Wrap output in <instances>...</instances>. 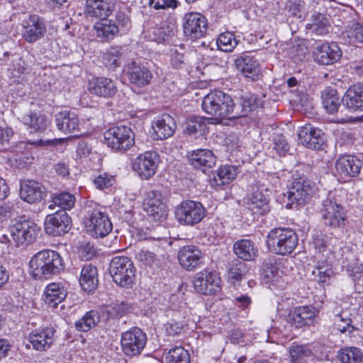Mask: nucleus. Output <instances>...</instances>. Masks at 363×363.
Instances as JSON below:
<instances>
[{"mask_svg": "<svg viewBox=\"0 0 363 363\" xmlns=\"http://www.w3.org/2000/svg\"><path fill=\"white\" fill-rule=\"evenodd\" d=\"M94 29L96 35L104 40L113 39L119 32L116 23L106 18L96 22Z\"/></svg>", "mask_w": 363, "mask_h": 363, "instance_id": "58836bf2", "label": "nucleus"}, {"mask_svg": "<svg viewBox=\"0 0 363 363\" xmlns=\"http://www.w3.org/2000/svg\"><path fill=\"white\" fill-rule=\"evenodd\" d=\"M56 330L53 327H40L33 330L28 335L32 348L38 352L48 350L55 341Z\"/></svg>", "mask_w": 363, "mask_h": 363, "instance_id": "4468645a", "label": "nucleus"}, {"mask_svg": "<svg viewBox=\"0 0 363 363\" xmlns=\"http://www.w3.org/2000/svg\"><path fill=\"white\" fill-rule=\"evenodd\" d=\"M56 125L65 133H71L79 130V121L77 115L68 111H64L56 115Z\"/></svg>", "mask_w": 363, "mask_h": 363, "instance_id": "e433bc0d", "label": "nucleus"}, {"mask_svg": "<svg viewBox=\"0 0 363 363\" xmlns=\"http://www.w3.org/2000/svg\"><path fill=\"white\" fill-rule=\"evenodd\" d=\"M346 271L354 279H359L363 272V264L357 260H351L346 266Z\"/></svg>", "mask_w": 363, "mask_h": 363, "instance_id": "0e129e2a", "label": "nucleus"}, {"mask_svg": "<svg viewBox=\"0 0 363 363\" xmlns=\"http://www.w3.org/2000/svg\"><path fill=\"white\" fill-rule=\"evenodd\" d=\"M248 271L245 263L236 260L233 262L228 272V279L233 284L240 281Z\"/></svg>", "mask_w": 363, "mask_h": 363, "instance_id": "603ef678", "label": "nucleus"}, {"mask_svg": "<svg viewBox=\"0 0 363 363\" xmlns=\"http://www.w3.org/2000/svg\"><path fill=\"white\" fill-rule=\"evenodd\" d=\"M345 36L351 43L363 42V23H354L345 31Z\"/></svg>", "mask_w": 363, "mask_h": 363, "instance_id": "4d7b16f0", "label": "nucleus"}, {"mask_svg": "<svg viewBox=\"0 0 363 363\" xmlns=\"http://www.w3.org/2000/svg\"><path fill=\"white\" fill-rule=\"evenodd\" d=\"M288 143L282 135H277L274 139V149L279 155H284L289 150Z\"/></svg>", "mask_w": 363, "mask_h": 363, "instance_id": "774afa93", "label": "nucleus"}, {"mask_svg": "<svg viewBox=\"0 0 363 363\" xmlns=\"http://www.w3.org/2000/svg\"><path fill=\"white\" fill-rule=\"evenodd\" d=\"M128 76L130 83L138 86L150 84L152 79L151 72L145 66L132 62L128 67Z\"/></svg>", "mask_w": 363, "mask_h": 363, "instance_id": "7c9ffc66", "label": "nucleus"}, {"mask_svg": "<svg viewBox=\"0 0 363 363\" xmlns=\"http://www.w3.org/2000/svg\"><path fill=\"white\" fill-rule=\"evenodd\" d=\"M79 284L82 288L86 291H94L98 285L97 269L91 264H86L82 269Z\"/></svg>", "mask_w": 363, "mask_h": 363, "instance_id": "4c0bfd02", "label": "nucleus"}, {"mask_svg": "<svg viewBox=\"0 0 363 363\" xmlns=\"http://www.w3.org/2000/svg\"><path fill=\"white\" fill-rule=\"evenodd\" d=\"M67 295L65 284L60 282H52L44 289V301L51 308H55L62 302Z\"/></svg>", "mask_w": 363, "mask_h": 363, "instance_id": "c756f323", "label": "nucleus"}, {"mask_svg": "<svg viewBox=\"0 0 363 363\" xmlns=\"http://www.w3.org/2000/svg\"><path fill=\"white\" fill-rule=\"evenodd\" d=\"M131 309L132 306L130 303L122 301L111 306L108 313L110 316L118 318L128 313Z\"/></svg>", "mask_w": 363, "mask_h": 363, "instance_id": "052dcab7", "label": "nucleus"}, {"mask_svg": "<svg viewBox=\"0 0 363 363\" xmlns=\"http://www.w3.org/2000/svg\"><path fill=\"white\" fill-rule=\"evenodd\" d=\"M40 228L31 221L19 220L15 222L9 228L10 235L17 245L31 243L37 237Z\"/></svg>", "mask_w": 363, "mask_h": 363, "instance_id": "9b49d317", "label": "nucleus"}, {"mask_svg": "<svg viewBox=\"0 0 363 363\" xmlns=\"http://www.w3.org/2000/svg\"><path fill=\"white\" fill-rule=\"evenodd\" d=\"M218 48L223 52H232L238 45V41L231 32H225L220 34L217 38Z\"/></svg>", "mask_w": 363, "mask_h": 363, "instance_id": "864d4df0", "label": "nucleus"}, {"mask_svg": "<svg viewBox=\"0 0 363 363\" xmlns=\"http://www.w3.org/2000/svg\"><path fill=\"white\" fill-rule=\"evenodd\" d=\"M175 26L167 23H164L162 25L155 30L154 33L156 35L155 40L157 42H162L167 40L169 38L174 35Z\"/></svg>", "mask_w": 363, "mask_h": 363, "instance_id": "13d9d810", "label": "nucleus"}, {"mask_svg": "<svg viewBox=\"0 0 363 363\" xmlns=\"http://www.w3.org/2000/svg\"><path fill=\"white\" fill-rule=\"evenodd\" d=\"M220 282L218 273L208 270L196 273L193 280L195 290L203 295L216 294L220 290Z\"/></svg>", "mask_w": 363, "mask_h": 363, "instance_id": "9d476101", "label": "nucleus"}, {"mask_svg": "<svg viewBox=\"0 0 363 363\" xmlns=\"http://www.w3.org/2000/svg\"><path fill=\"white\" fill-rule=\"evenodd\" d=\"M351 319L347 317L346 311H342L340 313L336 314L334 318V329L344 333L350 327Z\"/></svg>", "mask_w": 363, "mask_h": 363, "instance_id": "bf43d9fd", "label": "nucleus"}, {"mask_svg": "<svg viewBox=\"0 0 363 363\" xmlns=\"http://www.w3.org/2000/svg\"><path fill=\"white\" fill-rule=\"evenodd\" d=\"M75 201L74 196L70 193L56 194L52 197V203L49 205V208L54 209V207L57 206L64 210H69L74 206Z\"/></svg>", "mask_w": 363, "mask_h": 363, "instance_id": "de8ad7c7", "label": "nucleus"}, {"mask_svg": "<svg viewBox=\"0 0 363 363\" xmlns=\"http://www.w3.org/2000/svg\"><path fill=\"white\" fill-rule=\"evenodd\" d=\"M115 6V0H87L86 11L91 16L102 18L109 16Z\"/></svg>", "mask_w": 363, "mask_h": 363, "instance_id": "c9c22d12", "label": "nucleus"}, {"mask_svg": "<svg viewBox=\"0 0 363 363\" xmlns=\"http://www.w3.org/2000/svg\"><path fill=\"white\" fill-rule=\"evenodd\" d=\"M63 268L62 257L50 250L37 252L29 262L30 274L35 279H49L59 274Z\"/></svg>", "mask_w": 363, "mask_h": 363, "instance_id": "f257e3e1", "label": "nucleus"}, {"mask_svg": "<svg viewBox=\"0 0 363 363\" xmlns=\"http://www.w3.org/2000/svg\"><path fill=\"white\" fill-rule=\"evenodd\" d=\"M202 108L207 114L214 116L217 122H221L225 118H233L235 103L228 94L215 90L203 97Z\"/></svg>", "mask_w": 363, "mask_h": 363, "instance_id": "f03ea898", "label": "nucleus"}, {"mask_svg": "<svg viewBox=\"0 0 363 363\" xmlns=\"http://www.w3.org/2000/svg\"><path fill=\"white\" fill-rule=\"evenodd\" d=\"M43 194L44 188L35 181H26L21 185L20 196L28 203H33L41 201Z\"/></svg>", "mask_w": 363, "mask_h": 363, "instance_id": "473e14b6", "label": "nucleus"}, {"mask_svg": "<svg viewBox=\"0 0 363 363\" xmlns=\"http://www.w3.org/2000/svg\"><path fill=\"white\" fill-rule=\"evenodd\" d=\"M310 185L304 181H294L287 191L289 202L286 204L287 208H294L303 205L310 196Z\"/></svg>", "mask_w": 363, "mask_h": 363, "instance_id": "a211bd4d", "label": "nucleus"}, {"mask_svg": "<svg viewBox=\"0 0 363 363\" xmlns=\"http://www.w3.org/2000/svg\"><path fill=\"white\" fill-rule=\"evenodd\" d=\"M313 245L318 252H329L335 258L343 257L342 242L337 238L330 237L322 233L317 234L313 239Z\"/></svg>", "mask_w": 363, "mask_h": 363, "instance_id": "aec40b11", "label": "nucleus"}, {"mask_svg": "<svg viewBox=\"0 0 363 363\" xmlns=\"http://www.w3.org/2000/svg\"><path fill=\"white\" fill-rule=\"evenodd\" d=\"M298 236L293 230L277 228L269 231L266 242L272 252L286 255L294 250L298 245Z\"/></svg>", "mask_w": 363, "mask_h": 363, "instance_id": "7ed1b4c3", "label": "nucleus"}, {"mask_svg": "<svg viewBox=\"0 0 363 363\" xmlns=\"http://www.w3.org/2000/svg\"><path fill=\"white\" fill-rule=\"evenodd\" d=\"M342 102L350 112L361 111L363 107V87L359 85L350 87L344 94Z\"/></svg>", "mask_w": 363, "mask_h": 363, "instance_id": "c85d7f7f", "label": "nucleus"}, {"mask_svg": "<svg viewBox=\"0 0 363 363\" xmlns=\"http://www.w3.org/2000/svg\"><path fill=\"white\" fill-rule=\"evenodd\" d=\"M291 360L293 363H302L305 357L311 354L308 346L293 343L289 348Z\"/></svg>", "mask_w": 363, "mask_h": 363, "instance_id": "5fc2aeb1", "label": "nucleus"}, {"mask_svg": "<svg viewBox=\"0 0 363 363\" xmlns=\"http://www.w3.org/2000/svg\"><path fill=\"white\" fill-rule=\"evenodd\" d=\"M183 48H180L172 49L170 51V62L172 66L177 69L182 68L185 62L184 54L182 52Z\"/></svg>", "mask_w": 363, "mask_h": 363, "instance_id": "680f3d73", "label": "nucleus"}, {"mask_svg": "<svg viewBox=\"0 0 363 363\" xmlns=\"http://www.w3.org/2000/svg\"><path fill=\"white\" fill-rule=\"evenodd\" d=\"M177 125L174 119L169 115L165 114L155 120L152 123L153 133L152 137L155 140L167 139L174 134Z\"/></svg>", "mask_w": 363, "mask_h": 363, "instance_id": "b1692460", "label": "nucleus"}, {"mask_svg": "<svg viewBox=\"0 0 363 363\" xmlns=\"http://www.w3.org/2000/svg\"><path fill=\"white\" fill-rule=\"evenodd\" d=\"M160 157L155 151H145L138 155L132 162V169L140 178L148 180L157 172Z\"/></svg>", "mask_w": 363, "mask_h": 363, "instance_id": "6e6552de", "label": "nucleus"}, {"mask_svg": "<svg viewBox=\"0 0 363 363\" xmlns=\"http://www.w3.org/2000/svg\"><path fill=\"white\" fill-rule=\"evenodd\" d=\"M150 7L156 10L175 9L177 6V0H149Z\"/></svg>", "mask_w": 363, "mask_h": 363, "instance_id": "69168bd1", "label": "nucleus"}, {"mask_svg": "<svg viewBox=\"0 0 363 363\" xmlns=\"http://www.w3.org/2000/svg\"><path fill=\"white\" fill-rule=\"evenodd\" d=\"M69 227V217L64 211H57L54 214L48 215L45 220V230L52 236H60L67 233Z\"/></svg>", "mask_w": 363, "mask_h": 363, "instance_id": "dca6fc26", "label": "nucleus"}, {"mask_svg": "<svg viewBox=\"0 0 363 363\" xmlns=\"http://www.w3.org/2000/svg\"><path fill=\"white\" fill-rule=\"evenodd\" d=\"M166 363H190L189 352L182 347H174L165 355Z\"/></svg>", "mask_w": 363, "mask_h": 363, "instance_id": "3c124183", "label": "nucleus"}, {"mask_svg": "<svg viewBox=\"0 0 363 363\" xmlns=\"http://www.w3.org/2000/svg\"><path fill=\"white\" fill-rule=\"evenodd\" d=\"M191 164L203 172L213 167L216 164V157L212 151L207 149H199L192 151L189 155Z\"/></svg>", "mask_w": 363, "mask_h": 363, "instance_id": "72a5a7b5", "label": "nucleus"}, {"mask_svg": "<svg viewBox=\"0 0 363 363\" xmlns=\"http://www.w3.org/2000/svg\"><path fill=\"white\" fill-rule=\"evenodd\" d=\"M177 258L184 269L192 272L201 267L203 254L197 247L189 245L183 246L179 250Z\"/></svg>", "mask_w": 363, "mask_h": 363, "instance_id": "2eb2a0df", "label": "nucleus"}, {"mask_svg": "<svg viewBox=\"0 0 363 363\" xmlns=\"http://www.w3.org/2000/svg\"><path fill=\"white\" fill-rule=\"evenodd\" d=\"M104 140L112 150L124 153L133 147L135 136L130 128L125 125H116L104 132Z\"/></svg>", "mask_w": 363, "mask_h": 363, "instance_id": "20e7f679", "label": "nucleus"}, {"mask_svg": "<svg viewBox=\"0 0 363 363\" xmlns=\"http://www.w3.org/2000/svg\"><path fill=\"white\" fill-rule=\"evenodd\" d=\"M123 60V52L121 47H111L104 54V64L109 69L119 67Z\"/></svg>", "mask_w": 363, "mask_h": 363, "instance_id": "8fccbe9b", "label": "nucleus"}, {"mask_svg": "<svg viewBox=\"0 0 363 363\" xmlns=\"http://www.w3.org/2000/svg\"><path fill=\"white\" fill-rule=\"evenodd\" d=\"M322 104L328 114L337 112L340 106V100L336 89L326 87L321 93Z\"/></svg>", "mask_w": 363, "mask_h": 363, "instance_id": "ea45409f", "label": "nucleus"}, {"mask_svg": "<svg viewBox=\"0 0 363 363\" xmlns=\"http://www.w3.org/2000/svg\"><path fill=\"white\" fill-rule=\"evenodd\" d=\"M329 27L328 18L320 13L313 14L310 18V22L306 25L307 29L319 35L328 33Z\"/></svg>", "mask_w": 363, "mask_h": 363, "instance_id": "79ce46f5", "label": "nucleus"}, {"mask_svg": "<svg viewBox=\"0 0 363 363\" xmlns=\"http://www.w3.org/2000/svg\"><path fill=\"white\" fill-rule=\"evenodd\" d=\"M147 340L146 334L140 328H132L121 335L122 352L129 357L138 356L145 348Z\"/></svg>", "mask_w": 363, "mask_h": 363, "instance_id": "0eeeda50", "label": "nucleus"}, {"mask_svg": "<svg viewBox=\"0 0 363 363\" xmlns=\"http://www.w3.org/2000/svg\"><path fill=\"white\" fill-rule=\"evenodd\" d=\"M113 177L107 174L106 173L99 174L94 179V184H95L96 187L101 190L108 189V187L111 186L113 184Z\"/></svg>", "mask_w": 363, "mask_h": 363, "instance_id": "e2e57ef3", "label": "nucleus"}, {"mask_svg": "<svg viewBox=\"0 0 363 363\" xmlns=\"http://www.w3.org/2000/svg\"><path fill=\"white\" fill-rule=\"evenodd\" d=\"M338 359L342 363H362V353L355 347H347L338 352Z\"/></svg>", "mask_w": 363, "mask_h": 363, "instance_id": "09e8293b", "label": "nucleus"}, {"mask_svg": "<svg viewBox=\"0 0 363 363\" xmlns=\"http://www.w3.org/2000/svg\"><path fill=\"white\" fill-rule=\"evenodd\" d=\"M184 35L192 40L203 37L207 30V20L199 13H187L183 18Z\"/></svg>", "mask_w": 363, "mask_h": 363, "instance_id": "ddd939ff", "label": "nucleus"}, {"mask_svg": "<svg viewBox=\"0 0 363 363\" xmlns=\"http://www.w3.org/2000/svg\"><path fill=\"white\" fill-rule=\"evenodd\" d=\"M312 274L314 280L321 285H329L334 275L333 270L329 266H317Z\"/></svg>", "mask_w": 363, "mask_h": 363, "instance_id": "6e6d98bb", "label": "nucleus"}, {"mask_svg": "<svg viewBox=\"0 0 363 363\" xmlns=\"http://www.w3.org/2000/svg\"><path fill=\"white\" fill-rule=\"evenodd\" d=\"M206 118L201 116H191L186 121L185 132L195 138L203 136L207 131Z\"/></svg>", "mask_w": 363, "mask_h": 363, "instance_id": "a19ab883", "label": "nucleus"}, {"mask_svg": "<svg viewBox=\"0 0 363 363\" xmlns=\"http://www.w3.org/2000/svg\"><path fill=\"white\" fill-rule=\"evenodd\" d=\"M174 216L180 225L194 226L203 219L206 209L200 202L186 200L175 208Z\"/></svg>", "mask_w": 363, "mask_h": 363, "instance_id": "423d86ee", "label": "nucleus"}, {"mask_svg": "<svg viewBox=\"0 0 363 363\" xmlns=\"http://www.w3.org/2000/svg\"><path fill=\"white\" fill-rule=\"evenodd\" d=\"M143 208L155 221L162 222L166 219L168 214L167 205L163 201L162 194L158 191H150L146 194Z\"/></svg>", "mask_w": 363, "mask_h": 363, "instance_id": "f8f14e48", "label": "nucleus"}, {"mask_svg": "<svg viewBox=\"0 0 363 363\" xmlns=\"http://www.w3.org/2000/svg\"><path fill=\"white\" fill-rule=\"evenodd\" d=\"M136 259L144 265H152L157 259L156 255L150 251L140 250L136 255Z\"/></svg>", "mask_w": 363, "mask_h": 363, "instance_id": "338daca9", "label": "nucleus"}, {"mask_svg": "<svg viewBox=\"0 0 363 363\" xmlns=\"http://www.w3.org/2000/svg\"><path fill=\"white\" fill-rule=\"evenodd\" d=\"M238 174V169L233 165L221 166L210 179L212 187L219 189L232 182Z\"/></svg>", "mask_w": 363, "mask_h": 363, "instance_id": "2f4dec72", "label": "nucleus"}, {"mask_svg": "<svg viewBox=\"0 0 363 363\" xmlns=\"http://www.w3.org/2000/svg\"><path fill=\"white\" fill-rule=\"evenodd\" d=\"M23 120L30 132H43L48 125L46 116L40 113L30 112L23 116Z\"/></svg>", "mask_w": 363, "mask_h": 363, "instance_id": "37998d69", "label": "nucleus"}, {"mask_svg": "<svg viewBox=\"0 0 363 363\" xmlns=\"http://www.w3.org/2000/svg\"><path fill=\"white\" fill-rule=\"evenodd\" d=\"M23 37L28 43H34L41 38L45 32V27L38 16H30L23 21Z\"/></svg>", "mask_w": 363, "mask_h": 363, "instance_id": "4be33fe9", "label": "nucleus"}, {"mask_svg": "<svg viewBox=\"0 0 363 363\" xmlns=\"http://www.w3.org/2000/svg\"><path fill=\"white\" fill-rule=\"evenodd\" d=\"M240 104L241 108L235 106V111L233 118H237L245 116L248 112L258 107V101L257 97L250 94H245L240 98Z\"/></svg>", "mask_w": 363, "mask_h": 363, "instance_id": "c03bdc74", "label": "nucleus"}, {"mask_svg": "<svg viewBox=\"0 0 363 363\" xmlns=\"http://www.w3.org/2000/svg\"><path fill=\"white\" fill-rule=\"evenodd\" d=\"M342 52L335 43H323L318 45L314 51V59L320 65H328L337 62Z\"/></svg>", "mask_w": 363, "mask_h": 363, "instance_id": "412c9836", "label": "nucleus"}, {"mask_svg": "<svg viewBox=\"0 0 363 363\" xmlns=\"http://www.w3.org/2000/svg\"><path fill=\"white\" fill-rule=\"evenodd\" d=\"M89 91L98 96L109 98L113 96L118 90L116 82L107 77H96L89 81Z\"/></svg>", "mask_w": 363, "mask_h": 363, "instance_id": "5701e85b", "label": "nucleus"}, {"mask_svg": "<svg viewBox=\"0 0 363 363\" xmlns=\"http://www.w3.org/2000/svg\"><path fill=\"white\" fill-rule=\"evenodd\" d=\"M109 272L113 281L120 286L130 288L134 283L135 268L125 256H116L109 264Z\"/></svg>", "mask_w": 363, "mask_h": 363, "instance_id": "39448f33", "label": "nucleus"}, {"mask_svg": "<svg viewBox=\"0 0 363 363\" xmlns=\"http://www.w3.org/2000/svg\"><path fill=\"white\" fill-rule=\"evenodd\" d=\"M86 226L92 236L96 238L106 236L113 228L108 217L99 210L93 211L86 223Z\"/></svg>", "mask_w": 363, "mask_h": 363, "instance_id": "f3484780", "label": "nucleus"}, {"mask_svg": "<svg viewBox=\"0 0 363 363\" xmlns=\"http://www.w3.org/2000/svg\"><path fill=\"white\" fill-rule=\"evenodd\" d=\"M362 162L356 157L342 155L335 162V169L342 177H356L360 172Z\"/></svg>", "mask_w": 363, "mask_h": 363, "instance_id": "393cba45", "label": "nucleus"}, {"mask_svg": "<svg viewBox=\"0 0 363 363\" xmlns=\"http://www.w3.org/2000/svg\"><path fill=\"white\" fill-rule=\"evenodd\" d=\"M298 138L304 146L311 149H321L324 144V133L323 131L311 124H306L301 128L298 131Z\"/></svg>", "mask_w": 363, "mask_h": 363, "instance_id": "6ab92c4d", "label": "nucleus"}, {"mask_svg": "<svg viewBox=\"0 0 363 363\" xmlns=\"http://www.w3.org/2000/svg\"><path fill=\"white\" fill-rule=\"evenodd\" d=\"M235 65L244 77L252 80L257 79L260 74L259 62L252 56L240 55L235 59Z\"/></svg>", "mask_w": 363, "mask_h": 363, "instance_id": "a878e982", "label": "nucleus"}, {"mask_svg": "<svg viewBox=\"0 0 363 363\" xmlns=\"http://www.w3.org/2000/svg\"><path fill=\"white\" fill-rule=\"evenodd\" d=\"M264 190L262 187L253 186L247 196V204L253 213L263 214L269 211L268 200Z\"/></svg>", "mask_w": 363, "mask_h": 363, "instance_id": "bb28decb", "label": "nucleus"}, {"mask_svg": "<svg viewBox=\"0 0 363 363\" xmlns=\"http://www.w3.org/2000/svg\"><path fill=\"white\" fill-rule=\"evenodd\" d=\"M318 311L311 306L296 307L289 314V321L296 328L310 325L318 315Z\"/></svg>", "mask_w": 363, "mask_h": 363, "instance_id": "cd10ccee", "label": "nucleus"}, {"mask_svg": "<svg viewBox=\"0 0 363 363\" xmlns=\"http://www.w3.org/2000/svg\"><path fill=\"white\" fill-rule=\"evenodd\" d=\"M100 321V315L96 311L86 312L82 318L75 323V328L78 331L86 332L95 327Z\"/></svg>", "mask_w": 363, "mask_h": 363, "instance_id": "a18cd8bd", "label": "nucleus"}, {"mask_svg": "<svg viewBox=\"0 0 363 363\" xmlns=\"http://www.w3.org/2000/svg\"><path fill=\"white\" fill-rule=\"evenodd\" d=\"M321 215L325 225L332 228H343L346 225L347 215L344 207L335 201H323Z\"/></svg>", "mask_w": 363, "mask_h": 363, "instance_id": "1a4fd4ad", "label": "nucleus"}, {"mask_svg": "<svg viewBox=\"0 0 363 363\" xmlns=\"http://www.w3.org/2000/svg\"><path fill=\"white\" fill-rule=\"evenodd\" d=\"M263 279L267 283H272L278 285L283 279V273L279 270L277 263H272L271 261L266 263L263 268Z\"/></svg>", "mask_w": 363, "mask_h": 363, "instance_id": "49530a36", "label": "nucleus"}, {"mask_svg": "<svg viewBox=\"0 0 363 363\" xmlns=\"http://www.w3.org/2000/svg\"><path fill=\"white\" fill-rule=\"evenodd\" d=\"M233 251L237 257L244 261H253L259 254L258 247L248 239H241L233 245Z\"/></svg>", "mask_w": 363, "mask_h": 363, "instance_id": "f704fd0d", "label": "nucleus"}]
</instances>
